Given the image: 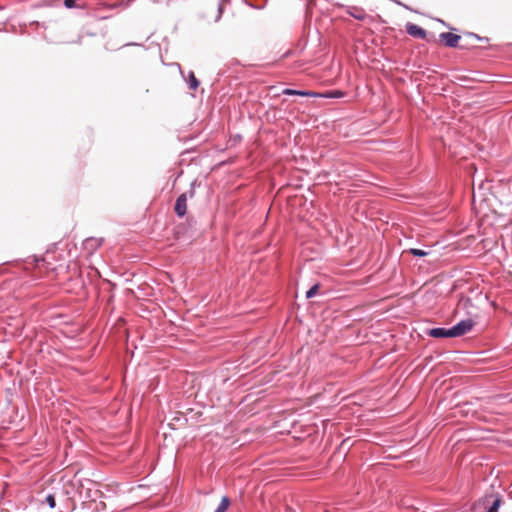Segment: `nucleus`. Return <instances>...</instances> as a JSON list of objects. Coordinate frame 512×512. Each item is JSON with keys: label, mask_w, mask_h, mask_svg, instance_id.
<instances>
[{"label": "nucleus", "mask_w": 512, "mask_h": 512, "mask_svg": "<svg viewBox=\"0 0 512 512\" xmlns=\"http://www.w3.org/2000/svg\"><path fill=\"white\" fill-rule=\"evenodd\" d=\"M467 291H471V288L463 279L455 280L450 287V295L455 294V298L457 299V306L454 311L455 315L458 314L460 310H464L468 315H471V312L468 311V309L472 307V301L466 296Z\"/></svg>", "instance_id": "1"}, {"label": "nucleus", "mask_w": 512, "mask_h": 512, "mask_svg": "<svg viewBox=\"0 0 512 512\" xmlns=\"http://www.w3.org/2000/svg\"><path fill=\"white\" fill-rule=\"evenodd\" d=\"M457 397V394L450 397V419L474 415L476 410L473 407V403L469 401H456Z\"/></svg>", "instance_id": "2"}, {"label": "nucleus", "mask_w": 512, "mask_h": 512, "mask_svg": "<svg viewBox=\"0 0 512 512\" xmlns=\"http://www.w3.org/2000/svg\"><path fill=\"white\" fill-rule=\"evenodd\" d=\"M474 326V321L471 318L460 320L458 323L450 327V338H456L465 335Z\"/></svg>", "instance_id": "3"}, {"label": "nucleus", "mask_w": 512, "mask_h": 512, "mask_svg": "<svg viewBox=\"0 0 512 512\" xmlns=\"http://www.w3.org/2000/svg\"><path fill=\"white\" fill-rule=\"evenodd\" d=\"M475 39H480V36L472 32L465 33L462 35V40L460 41V49H471L475 47Z\"/></svg>", "instance_id": "4"}, {"label": "nucleus", "mask_w": 512, "mask_h": 512, "mask_svg": "<svg viewBox=\"0 0 512 512\" xmlns=\"http://www.w3.org/2000/svg\"><path fill=\"white\" fill-rule=\"evenodd\" d=\"M187 210V195L185 193L178 196L175 203V213L179 217H183Z\"/></svg>", "instance_id": "5"}, {"label": "nucleus", "mask_w": 512, "mask_h": 512, "mask_svg": "<svg viewBox=\"0 0 512 512\" xmlns=\"http://www.w3.org/2000/svg\"><path fill=\"white\" fill-rule=\"evenodd\" d=\"M406 31L410 36L416 38L424 39L426 37V31L420 26L413 23H408L406 25Z\"/></svg>", "instance_id": "6"}, {"label": "nucleus", "mask_w": 512, "mask_h": 512, "mask_svg": "<svg viewBox=\"0 0 512 512\" xmlns=\"http://www.w3.org/2000/svg\"><path fill=\"white\" fill-rule=\"evenodd\" d=\"M102 245V240L98 238H87L84 241V246L86 249H90L91 251L97 249Z\"/></svg>", "instance_id": "7"}, {"label": "nucleus", "mask_w": 512, "mask_h": 512, "mask_svg": "<svg viewBox=\"0 0 512 512\" xmlns=\"http://www.w3.org/2000/svg\"><path fill=\"white\" fill-rule=\"evenodd\" d=\"M428 334L434 338H440V337L447 338L448 337V329L442 328V327L441 328H432L428 331Z\"/></svg>", "instance_id": "8"}, {"label": "nucleus", "mask_w": 512, "mask_h": 512, "mask_svg": "<svg viewBox=\"0 0 512 512\" xmlns=\"http://www.w3.org/2000/svg\"><path fill=\"white\" fill-rule=\"evenodd\" d=\"M283 94L285 95H298V96H312L315 97L317 93L310 92V91H302V90H294V89H285L283 91Z\"/></svg>", "instance_id": "9"}, {"label": "nucleus", "mask_w": 512, "mask_h": 512, "mask_svg": "<svg viewBox=\"0 0 512 512\" xmlns=\"http://www.w3.org/2000/svg\"><path fill=\"white\" fill-rule=\"evenodd\" d=\"M345 94L346 93L341 90H334V91H328L323 94H317L315 97L319 96V97H323V98H342L345 96Z\"/></svg>", "instance_id": "10"}, {"label": "nucleus", "mask_w": 512, "mask_h": 512, "mask_svg": "<svg viewBox=\"0 0 512 512\" xmlns=\"http://www.w3.org/2000/svg\"><path fill=\"white\" fill-rule=\"evenodd\" d=\"M462 40V36L450 32L449 35V46L450 48H460V41Z\"/></svg>", "instance_id": "11"}, {"label": "nucleus", "mask_w": 512, "mask_h": 512, "mask_svg": "<svg viewBox=\"0 0 512 512\" xmlns=\"http://www.w3.org/2000/svg\"><path fill=\"white\" fill-rule=\"evenodd\" d=\"M230 505V499L227 496H223L221 502L214 512H226Z\"/></svg>", "instance_id": "12"}, {"label": "nucleus", "mask_w": 512, "mask_h": 512, "mask_svg": "<svg viewBox=\"0 0 512 512\" xmlns=\"http://www.w3.org/2000/svg\"><path fill=\"white\" fill-rule=\"evenodd\" d=\"M188 86L191 90H196L199 86V81L195 77L194 73L191 71L188 75Z\"/></svg>", "instance_id": "13"}, {"label": "nucleus", "mask_w": 512, "mask_h": 512, "mask_svg": "<svg viewBox=\"0 0 512 512\" xmlns=\"http://www.w3.org/2000/svg\"><path fill=\"white\" fill-rule=\"evenodd\" d=\"M502 500L500 496H496L492 504L488 507L486 512H497L501 506Z\"/></svg>", "instance_id": "14"}, {"label": "nucleus", "mask_w": 512, "mask_h": 512, "mask_svg": "<svg viewBox=\"0 0 512 512\" xmlns=\"http://www.w3.org/2000/svg\"><path fill=\"white\" fill-rule=\"evenodd\" d=\"M319 290V284L313 285L307 292H306V298H312L314 297Z\"/></svg>", "instance_id": "15"}, {"label": "nucleus", "mask_w": 512, "mask_h": 512, "mask_svg": "<svg viewBox=\"0 0 512 512\" xmlns=\"http://www.w3.org/2000/svg\"><path fill=\"white\" fill-rule=\"evenodd\" d=\"M410 253L416 257H423V256H426L427 255V252L421 250V249H411L410 250Z\"/></svg>", "instance_id": "16"}, {"label": "nucleus", "mask_w": 512, "mask_h": 512, "mask_svg": "<svg viewBox=\"0 0 512 512\" xmlns=\"http://www.w3.org/2000/svg\"><path fill=\"white\" fill-rule=\"evenodd\" d=\"M349 14L357 20H363L365 18V14L362 11H357V12L349 11Z\"/></svg>", "instance_id": "17"}, {"label": "nucleus", "mask_w": 512, "mask_h": 512, "mask_svg": "<svg viewBox=\"0 0 512 512\" xmlns=\"http://www.w3.org/2000/svg\"><path fill=\"white\" fill-rule=\"evenodd\" d=\"M46 502L47 504L49 505L50 508H54L56 503H55V498L52 494H48L46 496Z\"/></svg>", "instance_id": "18"}, {"label": "nucleus", "mask_w": 512, "mask_h": 512, "mask_svg": "<svg viewBox=\"0 0 512 512\" xmlns=\"http://www.w3.org/2000/svg\"><path fill=\"white\" fill-rule=\"evenodd\" d=\"M77 0H64V6L68 9H72L76 7Z\"/></svg>", "instance_id": "19"}, {"label": "nucleus", "mask_w": 512, "mask_h": 512, "mask_svg": "<svg viewBox=\"0 0 512 512\" xmlns=\"http://www.w3.org/2000/svg\"><path fill=\"white\" fill-rule=\"evenodd\" d=\"M449 247H450V252L459 249L457 241H451L450 240Z\"/></svg>", "instance_id": "20"}, {"label": "nucleus", "mask_w": 512, "mask_h": 512, "mask_svg": "<svg viewBox=\"0 0 512 512\" xmlns=\"http://www.w3.org/2000/svg\"><path fill=\"white\" fill-rule=\"evenodd\" d=\"M440 38L444 42V44L448 46V32L441 33Z\"/></svg>", "instance_id": "21"}, {"label": "nucleus", "mask_w": 512, "mask_h": 512, "mask_svg": "<svg viewBox=\"0 0 512 512\" xmlns=\"http://www.w3.org/2000/svg\"><path fill=\"white\" fill-rule=\"evenodd\" d=\"M449 126H450V131L453 130V131L457 132V128L455 127V123L451 119H450Z\"/></svg>", "instance_id": "22"}, {"label": "nucleus", "mask_w": 512, "mask_h": 512, "mask_svg": "<svg viewBox=\"0 0 512 512\" xmlns=\"http://www.w3.org/2000/svg\"><path fill=\"white\" fill-rule=\"evenodd\" d=\"M475 41H488V38L486 37H480V39H475Z\"/></svg>", "instance_id": "23"}, {"label": "nucleus", "mask_w": 512, "mask_h": 512, "mask_svg": "<svg viewBox=\"0 0 512 512\" xmlns=\"http://www.w3.org/2000/svg\"><path fill=\"white\" fill-rule=\"evenodd\" d=\"M218 11H219V15H221V13H222V8H221V6H219ZM219 17H220V16H218V18H219Z\"/></svg>", "instance_id": "24"}]
</instances>
